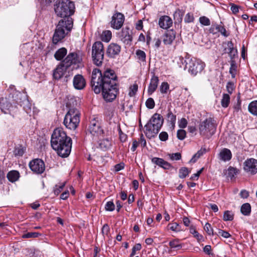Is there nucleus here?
Masks as SVG:
<instances>
[{
	"instance_id": "a19ab883",
	"label": "nucleus",
	"mask_w": 257,
	"mask_h": 257,
	"mask_svg": "<svg viewBox=\"0 0 257 257\" xmlns=\"http://www.w3.org/2000/svg\"><path fill=\"white\" fill-rule=\"evenodd\" d=\"M65 185V183H60V185H56L54 189V193L55 195H58L63 190Z\"/></svg>"
},
{
	"instance_id": "338daca9",
	"label": "nucleus",
	"mask_w": 257,
	"mask_h": 257,
	"mask_svg": "<svg viewBox=\"0 0 257 257\" xmlns=\"http://www.w3.org/2000/svg\"><path fill=\"white\" fill-rule=\"evenodd\" d=\"M218 234L226 238H229L231 236L228 232L221 229L219 230Z\"/></svg>"
},
{
	"instance_id": "58836bf2",
	"label": "nucleus",
	"mask_w": 257,
	"mask_h": 257,
	"mask_svg": "<svg viewBox=\"0 0 257 257\" xmlns=\"http://www.w3.org/2000/svg\"><path fill=\"white\" fill-rule=\"evenodd\" d=\"M205 152L206 150L205 149H200L193 156L190 161L195 163L196 160L202 156Z\"/></svg>"
},
{
	"instance_id": "9b49d317",
	"label": "nucleus",
	"mask_w": 257,
	"mask_h": 257,
	"mask_svg": "<svg viewBox=\"0 0 257 257\" xmlns=\"http://www.w3.org/2000/svg\"><path fill=\"white\" fill-rule=\"evenodd\" d=\"M30 169L35 174H41L45 170V163L40 159L32 160L29 164Z\"/></svg>"
},
{
	"instance_id": "aec40b11",
	"label": "nucleus",
	"mask_w": 257,
	"mask_h": 257,
	"mask_svg": "<svg viewBox=\"0 0 257 257\" xmlns=\"http://www.w3.org/2000/svg\"><path fill=\"white\" fill-rule=\"evenodd\" d=\"M120 38L121 40L125 44H129L132 41V31L128 27L122 29Z\"/></svg>"
},
{
	"instance_id": "c85d7f7f",
	"label": "nucleus",
	"mask_w": 257,
	"mask_h": 257,
	"mask_svg": "<svg viewBox=\"0 0 257 257\" xmlns=\"http://www.w3.org/2000/svg\"><path fill=\"white\" fill-rule=\"evenodd\" d=\"M184 13L180 10L177 9L174 13V19L175 23H181L182 21Z\"/></svg>"
},
{
	"instance_id": "f8f14e48",
	"label": "nucleus",
	"mask_w": 257,
	"mask_h": 257,
	"mask_svg": "<svg viewBox=\"0 0 257 257\" xmlns=\"http://www.w3.org/2000/svg\"><path fill=\"white\" fill-rule=\"evenodd\" d=\"M124 21V15L120 13L116 12L112 17L110 22L111 27L116 30H119L122 26Z\"/></svg>"
},
{
	"instance_id": "423d86ee",
	"label": "nucleus",
	"mask_w": 257,
	"mask_h": 257,
	"mask_svg": "<svg viewBox=\"0 0 257 257\" xmlns=\"http://www.w3.org/2000/svg\"><path fill=\"white\" fill-rule=\"evenodd\" d=\"M79 111L76 108H70L66 114L63 123L68 129L75 130L80 122Z\"/></svg>"
},
{
	"instance_id": "6e6552de",
	"label": "nucleus",
	"mask_w": 257,
	"mask_h": 257,
	"mask_svg": "<svg viewBox=\"0 0 257 257\" xmlns=\"http://www.w3.org/2000/svg\"><path fill=\"white\" fill-rule=\"evenodd\" d=\"M186 63L184 69H188V72L193 76H196L204 70L205 64L199 59L196 58H187L184 60Z\"/></svg>"
},
{
	"instance_id": "3c124183",
	"label": "nucleus",
	"mask_w": 257,
	"mask_h": 257,
	"mask_svg": "<svg viewBox=\"0 0 257 257\" xmlns=\"http://www.w3.org/2000/svg\"><path fill=\"white\" fill-rule=\"evenodd\" d=\"M194 18L193 14L190 13H187L184 18V22L186 23H189L194 21Z\"/></svg>"
},
{
	"instance_id": "2eb2a0df",
	"label": "nucleus",
	"mask_w": 257,
	"mask_h": 257,
	"mask_svg": "<svg viewBox=\"0 0 257 257\" xmlns=\"http://www.w3.org/2000/svg\"><path fill=\"white\" fill-rule=\"evenodd\" d=\"M73 84L76 89L82 90L85 87L86 82L82 75L77 74L74 77Z\"/></svg>"
},
{
	"instance_id": "cd10ccee",
	"label": "nucleus",
	"mask_w": 257,
	"mask_h": 257,
	"mask_svg": "<svg viewBox=\"0 0 257 257\" xmlns=\"http://www.w3.org/2000/svg\"><path fill=\"white\" fill-rule=\"evenodd\" d=\"M249 112L254 116H257V100L251 101L248 105Z\"/></svg>"
},
{
	"instance_id": "6e6d98bb",
	"label": "nucleus",
	"mask_w": 257,
	"mask_h": 257,
	"mask_svg": "<svg viewBox=\"0 0 257 257\" xmlns=\"http://www.w3.org/2000/svg\"><path fill=\"white\" fill-rule=\"evenodd\" d=\"M199 22L202 25L204 26H209L210 25L209 19L205 16L201 17L199 18Z\"/></svg>"
},
{
	"instance_id": "412c9836",
	"label": "nucleus",
	"mask_w": 257,
	"mask_h": 257,
	"mask_svg": "<svg viewBox=\"0 0 257 257\" xmlns=\"http://www.w3.org/2000/svg\"><path fill=\"white\" fill-rule=\"evenodd\" d=\"M172 20L168 16H162L159 19V25L162 29H168L172 26Z\"/></svg>"
},
{
	"instance_id": "4468645a",
	"label": "nucleus",
	"mask_w": 257,
	"mask_h": 257,
	"mask_svg": "<svg viewBox=\"0 0 257 257\" xmlns=\"http://www.w3.org/2000/svg\"><path fill=\"white\" fill-rule=\"evenodd\" d=\"M89 131L93 136H98L103 134V131L101 128L100 123L95 118L90 121L89 126Z\"/></svg>"
},
{
	"instance_id": "c9c22d12",
	"label": "nucleus",
	"mask_w": 257,
	"mask_h": 257,
	"mask_svg": "<svg viewBox=\"0 0 257 257\" xmlns=\"http://www.w3.org/2000/svg\"><path fill=\"white\" fill-rule=\"evenodd\" d=\"M101 38L103 41L106 42H109L111 38V32L108 30L103 31L102 33Z\"/></svg>"
},
{
	"instance_id": "864d4df0",
	"label": "nucleus",
	"mask_w": 257,
	"mask_h": 257,
	"mask_svg": "<svg viewBox=\"0 0 257 257\" xmlns=\"http://www.w3.org/2000/svg\"><path fill=\"white\" fill-rule=\"evenodd\" d=\"M142 248V245L140 243H137L132 248V252L130 254V257H133L136 253L137 251L140 250Z\"/></svg>"
},
{
	"instance_id": "2f4dec72",
	"label": "nucleus",
	"mask_w": 257,
	"mask_h": 257,
	"mask_svg": "<svg viewBox=\"0 0 257 257\" xmlns=\"http://www.w3.org/2000/svg\"><path fill=\"white\" fill-rule=\"evenodd\" d=\"M241 212L244 215H249L251 212V206L250 205L246 203L242 205L240 208Z\"/></svg>"
},
{
	"instance_id": "7c9ffc66",
	"label": "nucleus",
	"mask_w": 257,
	"mask_h": 257,
	"mask_svg": "<svg viewBox=\"0 0 257 257\" xmlns=\"http://www.w3.org/2000/svg\"><path fill=\"white\" fill-rule=\"evenodd\" d=\"M230 98L229 94H223L221 101V106L224 108L227 107L230 103Z\"/></svg>"
},
{
	"instance_id": "1a4fd4ad",
	"label": "nucleus",
	"mask_w": 257,
	"mask_h": 257,
	"mask_svg": "<svg viewBox=\"0 0 257 257\" xmlns=\"http://www.w3.org/2000/svg\"><path fill=\"white\" fill-rule=\"evenodd\" d=\"M104 54L103 44L100 41L95 42L92 47L91 55L93 62L95 65L100 66L102 64Z\"/></svg>"
},
{
	"instance_id": "774afa93",
	"label": "nucleus",
	"mask_w": 257,
	"mask_h": 257,
	"mask_svg": "<svg viewBox=\"0 0 257 257\" xmlns=\"http://www.w3.org/2000/svg\"><path fill=\"white\" fill-rule=\"evenodd\" d=\"M109 231V227L107 224H105L102 228V233L107 235Z\"/></svg>"
},
{
	"instance_id": "680f3d73",
	"label": "nucleus",
	"mask_w": 257,
	"mask_h": 257,
	"mask_svg": "<svg viewBox=\"0 0 257 257\" xmlns=\"http://www.w3.org/2000/svg\"><path fill=\"white\" fill-rule=\"evenodd\" d=\"M229 5L231 7L230 10L233 14H236L237 13H238L239 9L240 8L239 6L233 3H230Z\"/></svg>"
},
{
	"instance_id": "72a5a7b5",
	"label": "nucleus",
	"mask_w": 257,
	"mask_h": 257,
	"mask_svg": "<svg viewBox=\"0 0 257 257\" xmlns=\"http://www.w3.org/2000/svg\"><path fill=\"white\" fill-rule=\"evenodd\" d=\"M137 59L143 63H146V55L144 51L141 50H138L136 52Z\"/></svg>"
},
{
	"instance_id": "37998d69",
	"label": "nucleus",
	"mask_w": 257,
	"mask_h": 257,
	"mask_svg": "<svg viewBox=\"0 0 257 257\" xmlns=\"http://www.w3.org/2000/svg\"><path fill=\"white\" fill-rule=\"evenodd\" d=\"M25 105L24 106V109L27 114L31 115L32 108L31 105L28 100H26L24 102Z\"/></svg>"
},
{
	"instance_id": "603ef678",
	"label": "nucleus",
	"mask_w": 257,
	"mask_h": 257,
	"mask_svg": "<svg viewBox=\"0 0 257 257\" xmlns=\"http://www.w3.org/2000/svg\"><path fill=\"white\" fill-rule=\"evenodd\" d=\"M204 229L205 231L209 234V235H213V229L211 227V225L209 223H206L204 226Z\"/></svg>"
},
{
	"instance_id": "bf43d9fd",
	"label": "nucleus",
	"mask_w": 257,
	"mask_h": 257,
	"mask_svg": "<svg viewBox=\"0 0 257 257\" xmlns=\"http://www.w3.org/2000/svg\"><path fill=\"white\" fill-rule=\"evenodd\" d=\"M138 89V86L137 84H134L130 87V91L129 95L130 96H133L135 95Z\"/></svg>"
},
{
	"instance_id": "49530a36",
	"label": "nucleus",
	"mask_w": 257,
	"mask_h": 257,
	"mask_svg": "<svg viewBox=\"0 0 257 257\" xmlns=\"http://www.w3.org/2000/svg\"><path fill=\"white\" fill-rule=\"evenodd\" d=\"M24 152V150L22 146H19L15 149L14 154L15 156H22Z\"/></svg>"
},
{
	"instance_id": "c756f323",
	"label": "nucleus",
	"mask_w": 257,
	"mask_h": 257,
	"mask_svg": "<svg viewBox=\"0 0 257 257\" xmlns=\"http://www.w3.org/2000/svg\"><path fill=\"white\" fill-rule=\"evenodd\" d=\"M229 52L228 54L231 59H232L237 54L236 49H234L233 44L231 41L228 42L227 43Z\"/></svg>"
},
{
	"instance_id": "473e14b6",
	"label": "nucleus",
	"mask_w": 257,
	"mask_h": 257,
	"mask_svg": "<svg viewBox=\"0 0 257 257\" xmlns=\"http://www.w3.org/2000/svg\"><path fill=\"white\" fill-rule=\"evenodd\" d=\"M167 118L168 121L170 123L173 127H174L176 120V116L170 109L168 110Z\"/></svg>"
},
{
	"instance_id": "9d476101",
	"label": "nucleus",
	"mask_w": 257,
	"mask_h": 257,
	"mask_svg": "<svg viewBox=\"0 0 257 257\" xmlns=\"http://www.w3.org/2000/svg\"><path fill=\"white\" fill-rule=\"evenodd\" d=\"M63 62L68 68L73 66V68H78L83 66L82 54L80 52L69 53Z\"/></svg>"
},
{
	"instance_id": "0eeeda50",
	"label": "nucleus",
	"mask_w": 257,
	"mask_h": 257,
	"mask_svg": "<svg viewBox=\"0 0 257 257\" xmlns=\"http://www.w3.org/2000/svg\"><path fill=\"white\" fill-rule=\"evenodd\" d=\"M216 125L211 118H206L201 122L199 126L200 135L207 139L210 138L216 132Z\"/></svg>"
},
{
	"instance_id": "dca6fc26",
	"label": "nucleus",
	"mask_w": 257,
	"mask_h": 257,
	"mask_svg": "<svg viewBox=\"0 0 257 257\" xmlns=\"http://www.w3.org/2000/svg\"><path fill=\"white\" fill-rule=\"evenodd\" d=\"M121 50L120 46L116 43H110L107 49L106 54L109 57L113 58L118 55Z\"/></svg>"
},
{
	"instance_id": "39448f33",
	"label": "nucleus",
	"mask_w": 257,
	"mask_h": 257,
	"mask_svg": "<svg viewBox=\"0 0 257 257\" xmlns=\"http://www.w3.org/2000/svg\"><path fill=\"white\" fill-rule=\"evenodd\" d=\"M163 121L164 119L160 114L155 113L145 125L144 132L146 136L149 139L154 137L161 129Z\"/></svg>"
},
{
	"instance_id": "e2e57ef3",
	"label": "nucleus",
	"mask_w": 257,
	"mask_h": 257,
	"mask_svg": "<svg viewBox=\"0 0 257 257\" xmlns=\"http://www.w3.org/2000/svg\"><path fill=\"white\" fill-rule=\"evenodd\" d=\"M226 89L229 94H231L234 89L233 83L231 82H228L226 85Z\"/></svg>"
},
{
	"instance_id": "20e7f679",
	"label": "nucleus",
	"mask_w": 257,
	"mask_h": 257,
	"mask_svg": "<svg viewBox=\"0 0 257 257\" xmlns=\"http://www.w3.org/2000/svg\"><path fill=\"white\" fill-rule=\"evenodd\" d=\"M75 5L69 0H58L54 5V10L57 16L67 20L70 18L75 12Z\"/></svg>"
},
{
	"instance_id": "ddd939ff",
	"label": "nucleus",
	"mask_w": 257,
	"mask_h": 257,
	"mask_svg": "<svg viewBox=\"0 0 257 257\" xmlns=\"http://www.w3.org/2000/svg\"><path fill=\"white\" fill-rule=\"evenodd\" d=\"M244 171L250 174L254 175L257 173V160L250 158L247 159L243 163Z\"/></svg>"
},
{
	"instance_id": "13d9d810",
	"label": "nucleus",
	"mask_w": 257,
	"mask_h": 257,
	"mask_svg": "<svg viewBox=\"0 0 257 257\" xmlns=\"http://www.w3.org/2000/svg\"><path fill=\"white\" fill-rule=\"evenodd\" d=\"M105 208L107 211H112L115 209V205L112 201H108L106 203Z\"/></svg>"
},
{
	"instance_id": "ea45409f",
	"label": "nucleus",
	"mask_w": 257,
	"mask_h": 257,
	"mask_svg": "<svg viewBox=\"0 0 257 257\" xmlns=\"http://www.w3.org/2000/svg\"><path fill=\"white\" fill-rule=\"evenodd\" d=\"M40 235H41V234L36 232H27L22 235V237L23 238H36L39 237Z\"/></svg>"
},
{
	"instance_id": "393cba45",
	"label": "nucleus",
	"mask_w": 257,
	"mask_h": 257,
	"mask_svg": "<svg viewBox=\"0 0 257 257\" xmlns=\"http://www.w3.org/2000/svg\"><path fill=\"white\" fill-rule=\"evenodd\" d=\"M7 177L9 181L14 183L19 180L20 175L18 171L12 170L8 173Z\"/></svg>"
},
{
	"instance_id": "6ab92c4d",
	"label": "nucleus",
	"mask_w": 257,
	"mask_h": 257,
	"mask_svg": "<svg viewBox=\"0 0 257 257\" xmlns=\"http://www.w3.org/2000/svg\"><path fill=\"white\" fill-rule=\"evenodd\" d=\"M159 81V80L158 77L156 76L154 73L151 79L148 89V93L149 95H152L156 91L158 87Z\"/></svg>"
},
{
	"instance_id": "69168bd1",
	"label": "nucleus",
	"mask_w": 257,
	"mask_h": 257,
	"mask_svg": "<svg viewBox=\"0 0 257 257\" xmlns=\"http://www.w3.org/2000/svg\"><path fill=\"white\" fill-rule=\"evenodd\" d=\"M159 139L162 141H166L168 139V135L165 132H162L159 134Z\"/></svg>"
},
{
	"instance_id": "79ce46f5",
	"label": "nucleus",
	"mask_w": 257,
	"mask_h": 257,
	"mask_svg": "<svg viewBox=\"0 0 257 257\" xmlns=\"http://www.w3.org/2000/svg\"><path fill=\"white\" fill-rule=\"evenodd\" d=\"M169 245L171 248L180 249L182 247V245L179 243V241L177 239H175L170 241Z\"/></svg>"
},
{
	"instance_id": "bb28decb",
	"label": "nucleus",
	"mask_w": 257,
	"mask_h": 257,
	"mask_svg": "<svg viewBox=\"0 0 257 257\" xmlns=\"http://www.w3.org/2000/svg\"><path fill=\"white\" fill-rule=\"evenodd\" d=\"M67 52V49L65 48H61L55 52L54 57L57 60H61L66 55Z\"/></svg>"
},
{
	"instance_id": "09e8293b",
	"label": "nucleus",
	"mask_w": 257,
	"mask_h": 257,
	"mask_svg": "<svg viewBox=\"0 0 257 257\" xmlns=\"http://www.w3.org/2000/svg\"><path fill=\"white\" fill-rule=\"evenodd\" d=\"M186 136V132L183 129L179 130L177 131V136L179 140H183Z\"/></svg>"
},
{
	"instance_id": "c03bdc74",
	"label": "nucleus",
	"mask_w": 257,
	"mask_h": 257,
	"mask_svg": "<svg viewBox=\"0 0 257 257\" xmlns=\"http://www.w3.org/2000/svg\"><path fill=\"white\" fill-rule=\"evenodd\" d=\"M236 72V66L233 61H231V66L229 69V73L231 74L232 78L235 77Z\"/></svg>"
},
{
	"instance_id": "a878e982",
	"label": "nucleus",
	"mask_w": 257,
	"mask_h": 257,
	"mask_svg": "<svg viewBox=\"0 0 257 257\" xmlns=\"http://www.w3.org/2000/svg\"><path fill=\"white\" fill-rule=\"evenodd\" d=\"M111 146V143L108 139H102L99 142V147L103 151L108 150Z\"/></svg>"
},
{
	"instance_id": "a211bd4d",
	"label": "nucleus",
	"mask_w": 257,
	"mask_h": 257,
	"mask_svg": "<svg viewBox=\"0 0 257 257\" xmlns=\"http://www.w3.org/2000/svg\"><path fill=\"white\" fill-rule=\"evenodd\" d=\"M176 37V32L173 30H167L162 37V41L164 44H171Z\"/></svg>"
},
{
	"instance_id": "8fccbe9b",
	"label": "nucleus",
	"mask_w": 257,
	"mask_h": 257,
	"mask_svg": "<svg viewBox=\"0 0 257 257\" xmlns=\"http://www.w3.org/2000/svg\"><path fill=\"white\" fill-rule=\"evenodd\" d=\"M155 101L152 98H149L146 102V105L149 109H153L155 107Z\"/></svg>"
},
{
	"instance_id": "4d7b16f0",
	"label": "nucleus",
	"mask_w": 257,
	"mask_h": 257,
	"mask_svg": "<svg viewBox=\"0 0 257 257\" xmlns=\"http://www.w3.org/2000/svg\"><path fill=\"white\" fill-rule=\"evenodd\" d=\"M228 171V176L230 178L234 177L235 175H236L237 172V169L232 167H229Z\"/></svg>"
},
{
	"instance_id": "5701e85b",
	"label": "nucleus",
	"mask_w": 257,
	"mask_h": 257,
	"mask_svg": "<svg viewBox=\"0 0 257 257\" xmlns=\"http://www.w3.org/2000/svg\"><path fill=\"white\" fill-rule=\"evenodd\" d=\"M152 162L166 170H169L172 168L170 163L161 158L154 157L152 159Z\"/></svg>"
},
{
	"instance_id": "052dcab7",
	"label": "nucleus",
	"mask_w": 257,
	"mask_h": 257,
	"mask_svg": "<svg viewBox=\"0 0 257 257\" xmlns=\"http://www.w3.org/2000/svg\"><path fill=\"white\" fill-rule=\"evenodd\" d=\"M169 156L172 160H179L181 159V155L180 153L170 154Z\"/></svg>"
},
{
	"instance_id": "f257e3e1",
	"label": "nucleus",
	"mask_w": 257,
	"mask_h": 257,
	"mask_svg": "<svg viewBox=\"0 0 257 257\" xmlns=\"http://www.w3.org/2000/svg\"><path fill=\"white\" fill-rule=\"evenodd\" d=\"M91 85L94 92L99 94L101 92L103 99L107 102H112L118 92L117 85V76L114 70L107 69L102 72L95 68L91 74Z\"/></svg>"
},
{
	"instance_id": "f03ea898",
	"label": "nucleus",
	"mask_w": 257,
	"mask_h": 257,
	"mask_svg": "<svg viewBox=\"0 0 257 257\" xmlns=\"http://www.w3.org/2000/svg\"><path fill=\"white\" fill-rule=\"evenodd\" d=\"M51 144L52 148L62 158H66L70 155L72 140L62 128L54 130L51 136Z\"/></svg>"
},
{
	"instance_id": "a18cd8bd",
	"label": "nucleus",
	"mask_w": 257,
	"mask_h": 257,
	"mask_svg": "<svg viewBox=\"0 0 257 257\" xmlns=\"http://www.w3.org/2000/svg\"><path fill=\"white\" fill-rule=\"evenodd\" d=\"M169 89V85L166 82H163L162 83L160 86V91L162 93H167V91Z\"/></svg>"
},
{
	"instance_id": "f704fd0d",
	"label": "nucleus",
	"mask_w": 257,
	"mask_h": 257,
	"mask_svg": "<svg viewBox=\"0 0 257 257\" xmlns=\"http://www.w3.org/2000/svg\"><path fill=\"white\" fill-rule=\"evenodd\" d=\"M234 218V214L231 211L226 210L224 212L223 219L224 221H231Z\"/></svg>"
},
{
	"instance_id": "e433bc0d",
	"label": "nucleus",
	"mask_w": 257,
	"mask_h": 257,
	"mask_svg": "<svg viewBox=\"0 0 257 257\" xmlns=\"http://www.w3.org/2000/svg\"><path fill=\"white\" fill-rule=\"evenodd\" d=\"M190 172V171L186 167H182L180 169L179 172V177L180 178H185Z\"/></svg>"
},
{
	"instance_id": "4c0bfd02",
	"label": "nucleus",
	"mask_w": 257,
	"mask_h": 257,
	"mask_svg": "<svg viewBox=\"0 0 257 257\" xmlns=\"http://www.w3.org/2000/svg\"><path fill=\"white\" fill-rule=\"evenodd\" d=\"M168 227L173 231L178 232L182 230L181 226L177 222L169 223Z\"/></svg>"
},
{
	"instance_id": "7ed1b4c3",
	"label": "nucleus",
	"mask_w": 257,
	"mask_h": 257,
	"mask_svg": "<svg viewBox=\"0 0 257 257\" xmlns=\"http://www.w3.org/2000/svg\"><path fill=\"white\" fill-rule=\"evenodd\" d=\"M73 27L72 18L61 20L56 26L53 37V43L57 44L61 41L71 30Z\"/></svg>"
},
{
	"instance_id": "0e129e2a",
	"label": "nucleus",
	"mask_w": 257,
	"mask_h": 257,
	"mask_svg": "<svg viewBox=\"0 0 257 257\" xmlns=\"http://www.w3.org/2000/svg\"><path fill=\"white\" fill-rule=\"evenodd\" d=\"M188 122L185 118H182L179 121V126L180 128H184L187 126Z\"/></svg>"
},
{
	"instance_id": "4be33fe9",
	"label": "nucleus",
	"mask_w": 257,
	"mask_h": 257,
	"mask_svg": "<svg viewBox=\"0 0 257 257\" xmlns=\"http://www.w3.org/2000/svg\"><path fill=\"white\" fill-rule=\"evenodd\" d=\"M218 158L223 162L230 161L232 158V153L230 150L227 148L222 149L218 154Z\"/></svg>"
},
{
	"instance_id": "5fc2aeb1",
	"label": "nucleus",
	"mask_w": 257,
	"mask_h": 257,
	"mask_svg": "<svg viewBox=\"0 0 257 257\" xmlns=\"http://www.w3.org/2000/svg\"><path fill=\"white\" fill-rule=\"evenodd\" d=\"M219 27L220 25L215 24V25H212L211 27H210L209 29V32L211 33H212L213 34H216L219 32Z\"/></svg>"
},
{
	"instance_id": "b1692460",
	"label": "nucleus",
	"mask_w": 257,
	"mask_h": 257,
	"mask_svg": "<svg viewBox=\"0 0 257 257\" xmlns=\"http://www.w3.org/2000/svg\"><path fill=\"white\" fill-rule=\"evenodd\" d=\"M12 108V105L7 98H2L0 100V108L5 113H8L11 111Z\"/></svg>"
},
{
	"instance_id": "de8ad7c7",
	"label": "nucleus",
	"mask_w": 257,
	"mask_h": 257,
	"mask_svg": "<svg viewBox=\"0 0 257 257\" xmlns=\"http://www.w3.org/2000/svg\"><path fill=\"white\" fill-rule=\"evenodd\" d=\"M118 131L120 141L121 142H125L126 141L127 138V135L122 132L120 126H119L118 127Z\"/></svg>"
},
{
	"instance_id": "f3484780",
	"label": "nucleus",
	"mask_w": 257,
	"mask_h": 257,
	"mask_svg": "<svg viewBox=\"0 0 257 257\" xmlns=\"http://www.w3.org/2000/svg\"><path fill=\"white\" fill-rule=\"evenodd\" d=\"M68 68L62 61L61 64L58 65L53 71V77L55 79H60L64 75L66 69Z\"/></svg>"
}]
</instances>
